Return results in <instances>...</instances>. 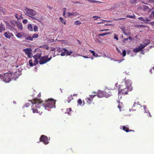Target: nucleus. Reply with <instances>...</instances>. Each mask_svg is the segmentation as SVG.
I'll list each match as a JSON object with an SVG mask.
<instances>
[{
  "label": "nucleus",
  "instance_id": "nucleus-1",
  "mask_svg": "<svg viewBox=\"0 0 154 154\" xmlns=\"http://www.w3.org/2000/svg\"><path fill=\"white\" fill-rule=\"evenodd\" d=\"M56 101L50 98L44 102L43 104L40 101V100L35 98L32 101V109L33 113H37L41 115L42 110L44 109H47V108H53L55 107Z\"/></svg>",
  "mask_w": 154,
  "mask_h": 154
},
{
  "label": "nucleus",
  "instance_id": "nucleus-2",
  "mask_svg": "<svg viewBox=\"0 0 154 154\" xmlns=\"http://www.w3.org/2000/svg\"><path fill=\"white\" fill-rule=\"evenodd\" d=\"M126 88H125L124 90L119 93L120 94H122V95H125L128 94L129 91L132 90V87L131 86L132 82L131 81L127 80L125 82Z\"/></svg>",
  "mask_w": 154,
  "mask_h": 154
},
{
  "label": "nucleus",
  "instance_id": "nucleus-3",
  "mask_svg": "<svg viewBox=\"0 0 154 154\" xmlns=\"http://www.w3.org/2000/svg\"><path fill=\"white\" fill-rule=\"evenodd\" d=\"M25 14L29 17L34 16L36 14V12L35 11L27 8L25 9Z\"/></svg>",
  "mask_w": 154,
  "mask_h": 154
},
{
  "label": "nucleus",
  "instance_id": "nucleus-4",
  "mask_svg": "<svg viewBox=\"0 0 154 154\" xmlns=\"http://www.w3.org/2000/svg\"><path fill=\"white\" fill-rule=\"evenodd\" d=\"M51 58L52 57H51L48 58V55L42 57L40 59L39 63L41 65L44 64L50 61Z\"/></svg>",
  "mask_w": 154,
  "mask_h": 154
},
{
  "label": "nucleus",
  "instance_id": "nucleus-5",
  "mask_svg": "<svg viewBox=\"0 0 154 154\" xmlns=\"http://www.w3.org/2000/svg\"><path fill=\"white\" fill-rule=\"evenodd\" d=\"M12 76L11 73H5L2 79L5 82L8 83L11 80V79L13 78Z\"/></svg>",
  "mask_w": 154,
  "mask_h": 154
},
{
  "label": "nucleus",
  "instance_id": "nucleus-6",
  "mask_svg": "<svg viewBox=\"0 0 154 154\" xmlns=\"http://www.w3.org/2000/svg\"><path fill=\"white\" fill-rule=\"evenodd\" d=\"M23 51L25 52L26 54L27 55L29 58H32V51L31 48H26L23 49Z\"/></svg>",
  "mask_w": 154,
  "mask_h": 154
},
{
  "label": "nucleus",
  "instance_id": "nucleus-7",
  "mask_svg": "<svg viewBox=\"0 0 154 154\" xmlns=\"http://www.w3.org/2000/svg\"><path fill=\"white\" fill-rule=\"evenodd\" d=\"M40 140L41 142H43L45 144H48L49 143L48 138L45 135H42L40 138Z\"/></svg>",
  "mask_w": 154,
  "mask_h": 154
},
{
  "label": "nucleus",
  "instance_id": "nucleus-8",
  "mask_svg": "<svg viewBox=\"0 0 154 154\" xmlns=\"http://www.w3.org/2000/svg\"><path fill=\"white\" fill-rule=\"evenodd\" d=\"M96 96V95H90L89 97L86 98L87 102L88 104H90L93 101V99Z\"/></svg>",
  "mask_w": 154,
  "mask_h": 154
},
{
  "label": "nucleus",
  "instance_id": "nucleus-9",
  "mask_svg": "<svg viewBox=\"0 0 154 154\" xmlns=\"http://www.w3.org/2000/svg\"><path fill=\"white\" fill-rule=\"evenodd\" d=\"M35 60L34 61L33 63H32V60H30L29 61V65L31 66H34L37 65L38 63V60L36 59H34Z\"/></svg>",
  "mask_w": 154,
  "mask_h": 154
},
{
  "label": "nucleus",
  "instance_id": "nucleus-10",
  "mask_svg": "<svg viewBox=\"0 0 154 154\" xmlns=\"http://www.w3.org/2000/svg\"><path fill=\"white\" fill-rule=\"evenodd\" d=\"M10 23L11 25V27H10V29L12 30L14 28V27L17 26V22L15 20H12L10 21Z\"/></svg>",
  "mask_w": 154,
  "mask_h": 154
},
{
  "label": "nucleus",
  "instance_id": "nucleus-11",
  "mask_svg": "<svg viewBox=\"0 0 154 154\" xmlns=\"http://www.w3.org/2000/svg\"><path fill=\"white\" fill-rule=\"evenodd\" d=\"M4 35L6 38L8 39H10L11 37L14 36V35L12 33L7 32H5Z\"/></svg>",
  "mask_w": 154,
  "mask_h": 154
},
{
  "label": "nucleus",
  "instance_id": "nucleus-12",
  "mask_svg": "<svg viewBox=\"0 0 154 154\" xmlns=\"http://www.w3.org/2000/svg\"><path fill=\"white\" fill-rule=\"evenodd\" d=\"M99 98H102L104 97V91H99L97 93L96 96Z\"/></svg>",
  "mask_w": 154,
  "mask_h": 154
},
{
  "label": "nucleus",
  "instance_id": "nucleus-13",
  "mask_svg": "<svg viewBox=\"0 0 154 154\" xmlns=\"http://www.w3.org/2000/svg\"><path fill=\"white\" fill-rule=\"evenodd\" d=\"M142 46L140 45L138 47L134 48L133 49V51L135 53H137L142 50Z\"/></svg>",
  "mask_w": 154,
  "mask_h": 154
},
{
  "label": "nucleus",
  "instance_id": "nucleus-14",
  "mask_svg": "<svg viewBox=\"0 0 154 154\" xmlns=\"http://www.w3.org/2000/svg\"><path fill=\"white\" fill-rule=\"evenodd\" d=\"M138 19L140 20L143 21L145 23H147L148 22H149L150 21V20L147 18H144L142 17H139L138 18Z\"/></svg>",
  "mask_w": 154,
  "mask_h": 154
},
{
  "label": "nucleus",
  "instance_id": "nucleus-15",
  "mask_svg": "<svg viewBox=\"0 0 154 154\" xmlns=\"http://www.w3.org/2000/svg\"><path fill=\"white\" fill-rule=\"evenodd\" d=\"M15 17L18 20L20 19H23V17H22V14L20 12L18 13H16L15 14Z\"/></svg>",
  "mask_w": 154,
  "mask_h": 154
},
{
  "label": "nucleus",
  "instance_id": "nucleus-16",
  "mask_svg": "<svg viewBox=\"0 0 154 154\" xmlns=\"http://www.w3.org/2000/svg\"><path fill=\"white\" fill-rule=\"evenodd\" d=\"M63 51H64L66 55H70L73 53L72 51H69L68 50L65 48H63Z\"/></svg>",
  "mask_w": 154,
  "mask_h": 154
},
{
  "label": "nucleus",
  "instance_id": "nucleus-17",
  "mask_svg": "<svg viewBox=\"0 0 154 154\" xmlns=\"http://www.w3.org/2000/svg\"><path fill=\"white\" fill-rule=\"evenodd\" d=\"M42 53L38 54L34 56H32L34 59H37L38 60L40 59L41 57Z\"/></svg>",
  "mask_w": 154,
  "mask_h": 154
},
{
  "label": "nucleus",
  "instance_id": "nucleus-18",
  "mask_svg": "<svg viewBox=\"0 0 154 154\" xmlns=\"http://www.w3.org/2000/svg\"><path fill=\"white\" fill-rule=\"evenodd\" d=\"M33 17L34 16H32V17H30L32 20H36L40 22L41 21L43 20V17L42 16H41V17H40V18H38V17L36 18Z\"/></svg>",
  "mask_w": 154,
  "mask_h": 154
},
{
  "label": "nucleus",
  "instance_id": "nucleus-19",
  "mask_svg": "<svg viewBox=\"0 0 154 154\" xmlns=\"http://www.w3.org/2000/svg\"><path fill=\"white\" fill-rule=\"evenodd\" d=\"M88 1L90 3H98V4H101L103 3V2L99 1H97L96 0H88Z\"/></svg>",
  "mask_w": 154,
  "mask_h": 154
},
{
  "label": "nucleus",
  "instance_id": "nucleus-20",
  "mask_svg": "<svg viewBox=\"0 0 154 154\" xmlns=\"http://www.w3.org/2000/svg\"><path fill=\"white\" fill-rule=\"evenodd\" d=\"M24 36V33L23 32L17 33L16 35V36L18 38H21Z\"/></svg>",
  "mask_w": 154,
  "mask_h": 154
},
{
  "label": "nucleus",
  "instance_id": "nucleus-21",
  "mask_svg": "<svg viewBox=\"0 0 154 154\" xmlns=\"http://www.w3.org/2000/svg\"><path fill=\"white\" fill-rule=\"evenodd\" d=\"M17 28L20 30L23 29V26L22 23L21 22H18L17 24Z\"/></svg>",
  "mask_w": 154,
  "mask_h": 154
},
{
  "label": "nucleus",
  "instance_id": "nucleus-22",
  "mask_svg": "<svg viewBox=\"0 0 154 154\" xmlns=\"http://www.w3.org/2000/svg\"><path fill=\"white\" fill-rule=\"evenodd\" d=\"M150 43V41L149 40H147L146 42L144 43L143 45L141 44L140 45L142 46V48H144L145 47L147 46Z\"/></svg>",
  "mask_w": 154,
  "mask_h": 154
},
{
  "label": "nucleus",
  "instance_id": "nucleus-23",
  "mask_svg": "<svg viewBox=\"0 0 154 154\" xmlns=\"http://www.w3.org/2000/svg\"><path fill=\"white\" fill-rule=\"evenodd\" d=\"M75 94H73V95H71L68 97V99L67 100L68 103H70L72 100L74 98L73 96H75Z\"/></svg>",
  "mask_w": 154,
  "mask_h": 154
},
{
  "label": "nucleus",
  "instance_id": "nucleus-24",
  "mask_svg": "<svg viewBox=\"0 0 154 154\" xmlns=\"http://www.w3.org/2000/svg\"><path fill=\"white\" fill-rule=\"evenodd\" d=\"M5 30V28L3 24H1L0 25V32L2 33L3 31Z\"/></svg>",
  "mask_w": 154,
  "mask_h": 154
},
{
  "label": "nucleus",
  "instance_id": "nucleus-25",
  "mask_svg": "<svg viewBox=\"0 0 154 154\" xmlns=\"http://www.w3.org/2000/svg\"><path fill=\"white\" fill-rule=\"evenodd\" d=\"M109 94L106 92L104 91V97L106 98H108L110 97L112 94L110 92H109Z\"/></svg>",
  "mask_w": 154,
  "mask_h": 154
},
{
  "label": "nucleus",
  "instance_id": "nucleus-26",
  "mask_svg": "<svg viewBox=\"0 0 154 154\" xmlns=\"http://www.w3.org/2000/svg\"><path fill=\"white\" fill-rule=\"evenodd\" d=\"M125 87L123 85H119L118 87V92H120L121 91L124 90L125 88Z\"/></svg>",
  "mask_w": 154,
  "mask_h": 154
},
{
  "label": "nucleus",
  "instance_id": "nucleus-27",
  "mask_svg": "<svg viewBox=\"0 0 154 154\" xmlns=\"http://www.w3.org/2000/svg\"><path fill=\"white\" fill-rule=\"evenodd\" d=\"M6 13L5 9H4L2 7H0V14H2V13L5 14Z\"/></svg>",
  "mask_w": 154,
  "mask_h": 154
},
{
  "label": "nucleus",
  "instance_id": "nucleus-28",
  "mask_svg": "<svg viewBox=\"0 0 154 154\" xmlns=\"http://www.w3.org/2000/svg\"><path fill=\"white\" fill-rule=\"evenodd\" d=\"M122 129L124 131H126V132H129V128H128L125 126H122Z\"/></svg>",
  "mask_w": 154,
  "mask_h": 154
},
{
  "label": "nucleus",
  "instance_id": "nucleus-29",
  "mask_svg": "<svg viewBox=\"0 0 154 154\" xmlns=\"http://www.w3.org/2000/svg\"><path fill=\"white\" fill-rule=\"evenodd\" d=\"M28 29L30 31H33V27L32 25L29 24L28 26Z\"/></svg>",
  "mask_w": 154,
  "mask_h": 154
},
{
  "label": "nucleus",
  "instance_id": "nucleus-30",
  "mask_svg": "<svg viewBox=\"0 0 154 154\" xmlns=\"http://www.w3.org/2000/svg\"><path fill=\"white\" fill-rule=\"evenodd\" d=\"M60 20L62 22V23H63L64 24L66 25V20H64L63 18L61 17H60Z\"/></svg>",
  "mask_w": 154,
  "mask_h": 154
},
{
  "label": "nucleus",
  "instance_id": "nucleus-31",
  "mask_svg": "<svg viewBox=\"0 0 154 154\" xmlns=\"http://www.w3.org/2000/svg\"><path fill=\"white\" fill-rule=\"evenodd\" d=\"M133 16H131L129 15H127L126 16V17L129 18H130L135 19L136 16L133 14Z\"/></svg>",
  "mask_w": 154,
  "mask_h": 154
},
{
  "label": "nucleus",
  "instance_id": "nucleus-32",
  "mask_svg": "<svg viewBox=\"0 0 154 154\" xmlns=\"http://www.w3.org/2000/svg\"><path fill=\"white\" fill-rule=\"evenodd\" d=\"M110 33V32H106L104 33H102V34H99L98 35V36H105V35H108V34H109Z\"/></svg>",
  "mask_w": 154,
  "mask_h": 154
},
{
  "label": "nucleus",
  "instance_id": "nucleus-33",
  "mask_svg": "<svg viewBox=\"0 0 154 154\" xmlns=\"http://www.w3.org/2000/svg\"><path fill=\"white\" fill-rule=\"evenodd\" d=\"M90 52L92 53L93 56L94 57H97L98 54H96L94 51L93 50H89Z\"/></svg>",
  "mask_w": 154,
  "mask_h": 154
},
{
  "label": "nucleus",
  "instance_id": "nucleus-34",
  "mask_svg": "<svg viewBox=\"0 0 154 154\" xmlns=\"http://www.w3.org/2000/svg\"><path fill=\"white\" fill-rule=\"evenodd\" d=\"M79 14H77V13H75L73 12L72 13H68V16L69 17L71 15L75 16L76 15H78Z\"/></svg>",
  "mask_w": 154,
  "mask_h": 154
},
{
  "label": "nucleus",
  "instance_id": "nucleus-35",
  "mask_svg": "<svg viewBox=\"0 0 154 154\" xmlns=\"http://www.w3.org/2000/svg\"><path fill=\"white\" fill-rule=\"evenodd\" d=\"M63 48H61L58 47L57 48V51L58 52H61L63 51Z\"/></svg>",
  "mask_w": 154,
  "mask_h": 154
},
{
  "label": "nucleus",
  "instance_id": "nucleus-36",
  "mask_svg": "<svg viewBox=\"0 0 154 154\" xmlns=\"http://www.w3.org/2000/svg\"><path fill=\"white\" fill-rule=\"evenodd\" d=\"M72 109L71 108H69V109H67L66 110V112L69 115H70V112L72 111Z\"/></svg>",
  "mask_w": 154,
  "mask_h": 154
},
{
  "label": "nucleus",
  "instance_id": "nucleus-37",
  "mask_svg": "<svg viewBox=\"0 0 154 154\" xmlns=\"http://www.w3.org/2000/svg\"><path fill=\"white\" fill-rule=\"evenodd\" d=\"M25 39L27 40H29L30 41H32L33 40L32 37L31 36H29L27 37H25Z\"/></svg>",
  "mask_w": 154,
  "mask_h": 154
},
{
  "label": "nucleus",
  "instance_id": "nucleus-38",
  "mask_svg": "<svg viewBox=\"0 0 154 154\" xmlns=\"http://www.w3.org/2000/svg\"><path fill=\"white\" fill-rule=\"evenodd\" d=\"M81 22L79 20H76L75 22V25H79L81 24Z\"/></svg>",
  "mask_w": 154,
  "mask_h": 154
},
{
  "label": "nucleus",
  "instance_id": "nucleus-39",
  "mask_svg": "<svg viewBox=\"0 0 154 154\" xmlns=\"http://www.w3.org/2000/svg\"><path fill=\"white\" fill-rule=\"evenodd\" d=\"M34 30L35 32L38 29V27L36 25H35L33 26Z\"/></svg>",
  "mask_w": 154,
  "mask_h": 154
},
{
  "label": "nucleus",
  "instance_id": "nucleus-40",
  "mask_svg": "<svg viewBox=\"0 0 154 154\" xmlns=\"http://www.w3.org/2000/svg\"><path fill=\"white\" fill-rule=\"evenodd\" d=\"M77 103L79 105H81L82 103V100L80 99H79L78 100Z\"/></svg>",
  "mask_w": 154,
  "mask_h": 154
},
{
  "label": "nucleus",
  "instance_id": "nucleus-41",
  "mask_svg": "<svg viewBox=\"0 0 154 154\" xmlns=\"http://www.w3.org/2000/svg\"><path fill=\"white\" fill-rule=\"evenodd\" d=\"M45 47V48L46 50H48L49 49V47L47 45H45L42 46H40V48H42V47Z\"/></svg>",
  "mask_w": 154,
  "mask_h": 154
},
{
  "label": "nucleus",
  "instance_id": "nucleus-42",
  "mask_svg": "<svg viewBox=\"0 0 154 154\" xmlns=\"http://www.w3.org/2000/svg\"><path fill=\"white\" fill-rule=\"evenodd\" d=\"M38 36V35L37 34H34L32 37L33 39V38H36Z\"/></svg>",
  "mask_w": 154,
  "mask_h": 154
},
{
  "label": "nucleus",
  "instance_id": "nucleus-43",
  "mask_svg": "<svg viewBox=\"0 0 154 154\" xmlns=\"http://www.w3.org/2000/svg\"><path fill=\"white\" fill-rule=\"evenodd\" d=\"M122 56L123 57H125L126 55V51L125 50H123L122 51Z\"/></svg>",
  "mask_w": 154,
  "mask_h": 154
},
{
  "label": "nucleus",
  "instance_id": "nucleus-44",
  "mask_svg": "<svg viewBox=\"0 0 154 154\" xmlns=\"http://www.w3.org/2000/svg\"><path fill=\"white\" fill-rule=\"evenodd\" d=\"M126 19V18H120L118 19H114V20H122L123 19Z\"/></svg>",
  "mask_w": 154,
  "mask_h": 154
},
{
  "label": "nucleus",
  "instance_id": "nucleus-45",
  "mask_svg": "<svg viewBox=\"0 0 154 154\" xmlns=\"http://www.w3.org/2000/svg\"><path fill=\"white\" fill-rule=\"evenodd\" d=\"M149 16L150 17H154V11H153L152 12Z\"/></svg>",
  "mask_w": 154,
  "mask_h": 154
},
{
  "label": "nucleus",
  "instance_id": "nucleus-46",
  "mask_svg": "<svg viewBox=\"0 0 154 154\" xmlns=\"http://www.w3.org/2000/svg\"><path fill=\"white\" fill-rule=\"evenodd\" d=\"M93 18H94V20H96L100 18V17H99L98 16H94L93 17Z\"/></svg>",
  "mask_w": 154,
  "mask_h": 154
},
{
  "label": "nucleus",
  "instance_id": "nucleus-47",
  "mask_svg": "<svg viewBox=\"0 0 154 154\" xmlns=\"http://www.w3.org/2000/svg\"><path fill=\"white\" fill-rule=\"evenodd\" d=\"M146 113L147 114V116L149 117H151L152 116L150 112L149 111L146 112Z\"/></svg>",
  "mask_w": 154,
  "mask_h": 154
},
{
  "label": "nucleus",
  "instance_id": "nucleus-48",
  "mask_svg": "<svg viewBox=\"0 0 154 154\" xmlns=\"http://www.w3.org/2000/svg\"><path fill=\"white\" fill-rule=\"evenodd\" d=\"M28 20L27 19H24L23 20L22 22L24 24H26L27 23Z\"/></svg>",
  "mask_w": 154,
  "mask_h": 154
},
{
  "label": "nucleus",
  "instance_id": "nucleus-49",
  "mask_svg": "<svg viewBox=\"0 0 154 154\" xmlns=\"http://www.w3.org/2000/svg\"><path fill=\"white\" fill-rule=\"evenodd\" d=\"M114 38L116 39L117 40H119L118 38L117 35L115 34L114 36Z\"/></svg>",
  "mask_w": 154,
  "mask_h": 154
},
{
  "label": "nucleus",
  "instance_id": "nucleus-50",
  "mask_svg": "<svg viewBox=\"0 0 154 154\" xmlns=\"http://www.w3.org/2000/svg\"><path fill=\"white\" fill-rule=\"evenodd\" d=\"M62 52V53L60 54V55L61 56H64L66 55V54H65L64 51H63H63Z\"/></svg>",
  "mask_w": 154,
  "mask_h": 154
},
{
  "label": "nucleus",
  "instance_id": "nucleus-51",
  "mask_svg": "<svg viewBox=\"0 0 154 154\" xmlns=\"http://www.w3.org/2000/svg\"><path fill=\"white\" fill-rule=\"evenodd\" d=\"M144 8L146 10H148L149 9V8L148 6H146L144 7Z\"/></svg>",
  "mask_w": 154,
  "mask_h": 154
},
{
  "label": "nucleus",
  "instance_id": "nucleus-52",
  "mask_svg": "<svg viewBox=\"0 0 154 154\" xmlns=\"http://www.w3.org/2000/svg\"><path fill=\"white\" fill-rule=\"evenodd\" d=\"M149 23L152 26H154V21Z\"/></svg>",
  "mask_w": 154,
  "mask_h": 154
},
{
  "label": "nucleus",
  "instance_id": "nucleus-53",
  "mask_svg": "<svg viewBox=\"0 0 154 154\" xmlns=\"http://www.w3.org/2000/svg\"><path fill=\"white\" fill-rule=\"evenodd\" d=\"M128 40V38H125L123 40V42H125L127 41Z\"/></svg>",
  "mask_w": 154,
  "mask_h": 154
},
{
  "label": "nucleus",
  "instance_id": "nucleus-54",
  "mask_svg": "<svg viewBox=\"0 0 154 154\" xmlns=\"http://www.w3.org/2000/svg\"><path fill=\"white\" fill-rule=\"evenodd\" d=\"M7 26H8L9 28L10 29V27H11V26L9 23H8L7 24Z\"/></svg>",
  "mask_w": 154,
  "mask_h": 154
},
{
  "label": "nucleus",
  "instance_id": "nucleus-55",
  "mask_svg": "<svg viewBox=\"0 0 154 154\" xmlns=\"http://www.w3.org/2000/svg\"><path fill=\"white\" fill-rule=\"evenodd\" d=\"M103 21H106L108 22H110L111 21L110 20H102Z\"/></svg>",
  "mask_w": 154,
  "mask_h": 154
},
{
  "label": "nucleus",
  "instance_id": "nucleus-56",
  "mask_svg": "<svg viewBox=\"0 0 154 154\" xmlns=\"http://www.w3.org/2000/svg\"><path fill=\"white\" fill-rule=\"evenodd\" d=\"M149 2L154 3V0H149Z\"/></svg>",
  "mask_w": 154,
  "mask_h": 154
},
{
  "label": "nucleus",
  "instance_id": "nucleus-57",
  "mask_svg": "<svg viewBox=\"0 0 154 154\" xmlns=\"http://www.w3.org/2000/svg\"><path fill=\"white\" fill-rule=\"evenodd\" d=\"M63 12H66V8H63Z\"/></svg>",
  "mask_w": 154,
  "mask_h": 154
},
{
  "label": "nucleus",
  "instance_id": "nucleus-58",
  "mask_svg": "<svg viewBox=\"0 0 154 154\" xmlns=\"http://www.w3.org/2000/svg\"><path fill=\"white\" fill-rule=\"evenodd\" d=\"M55 50V48H52L51 49V51H54Z\"/></svg>",
  "mask_w": 154,
  "mask_h": 154
},
{
  "label": "nucleus",
  "instance_id": "nucleus-59",
  "mask_svg": "<svg viewBox=\"0 0 154 154\" xmlns=\"http://www.w3.org/2000/svg\"><path fill=\"white\" fill-rule=\"evenodd\" d=\"M74 3H75V4H78V3H79V4H82V3H81L80 2H78V1L76 2H74Z\"/></svg>",
  "mask_w": 154,
  "mask_h": 154
},
{
  "label": "nucleus",
  "instance_id": "nucleus-60",
  "mask_svg": "<svg viewBox=\"0 0 154 154\" xmlns=\"http://www.w3.org/2000/svg\"><path fill=\"white\" fill-rule=\"evenodd\" d=\"M96 42H98L99 43H101V41L99 39H97V41H96Z\"/></svg>",
  "mask_w": 154,
  "mask_h": 154
},
{
  "label": "nucleus",
  "instance_id": "nucleus-61",
  "mask_svg": "<svg viewBox=\"0 0 154 154\" xmlns=\"http://www.w3.org/2000/svg\"><path fill=\"white\" fill-rule=\"evenodd\" d=\"M128 39H129L130 40H131L132 39V38L131 36H129Z\"/></svg>",
  "mask_w": 154,
  "mask_h": 154
},
{
  "label": "nucleus",
  "instance_id": "nucleus-62",
  "mask_svg": "<svg viewBox=\"0 0 154 154\" xmlns=\"http://www.w3.org/2000/svg\"><path fill=\"white\" fill-rule=\"evenodd\" d=\"M136 2V0H135L134 1H132V0L131 1V2L132 3H135Z\"/></svg>",
  "mask_w": 154,
  "mask_h": 154
},
{
  "label": "nucleus",
  "instance_id": "nucleus-63",
  "mask_svg": "<svg viewBox=\"0 0 154 154\" xmlns=\"http://www.w3.org/2000/svg\"><path fill=\"white\" fill-rule=\"evenodd\" d=\"M129 132H134V130H129Z\"/></svg>",
  "mask_w": 154,
  "mask_h": 154
},
{
  "label": "nucleus",
  "instance_id": "nucleus-64",
  "mask_svg": "<svg viewBox=\"0 0 154 154\" xmlns=\"http://www.w3.org/2000/svg\"><path fill=\"white\" fill-rule=\"evenodd\" d=\"M66 14V12H63V16H64V17H65V16Z\"/></svg>",
  "mask_w": 154,
  "mask_h": 154
}]
</instances>
